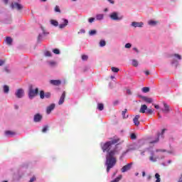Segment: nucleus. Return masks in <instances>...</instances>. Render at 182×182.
Instances as JSON below:
<instances>
[{
    "mask_svg": "<svg viewBox=\"0 0 182 182\" xmlns=\"http://www.w3.org/2000/svg\"><path fill=\"white\" fill-rule=\"evenodd\" d=\"M154 107H155V109H160V106L157 105H155Z\"/></svg>",
    "mask_w": 182,
    "mask_h": 182,
    "instance_id": "obj_57",
    "label": "nucleus"
},
{
    "mask_svg": "<svg viewBox=\"0 0 182 182\" xmlns=\"http://www.w3.org/2000/svg\"><path fill=\"white\" fill-rule=\"evenodd\" d=\"M41 30L43 31L42 33H39L38 38H37V42L38 43H41L43 41V37L46 36V35H49V33L45 31V29H43V27H41Z\"/></svg>",
    "mask_w": 182,
    "mask_h": 182,
    "instance_id": "obj_7",
    "label": "nucleus"
},
{
    "mask_svg": "<svg viewBox=\"0 0 182 182\" xmlns=\"http://www.w3.org/2000/svg\"><path fill=\"white\" fill-rule=\"evenodd\" d=\"M109 4H112V5L114 4V1L113 0H107Z\"/></svg>",
    "mask_w": 182,
    "mask_h": 182,
    "instance_id": "obj_53",
    "label": "nucleus"
},
{
    "mask_svg": "<svg viewBox=\"0 0 182 182\" xmlns=\"http://www.w3.org/2000/svg\"><path fill=\"white\" fill-rule=\"evenodd\" d=\"M95 18L97 21H103V19H105V14H97Z\"/></svg>",
    "mask_w": 182,
    "mask_h": 182,
    "instance_id": "obj_19",
    "label": "nucleus"
},
{
    "mask_svg": "<svg viewBox=\"0 0 182 182\" xmlns=\"http://www.w3.org/2000/svg\"><path fill=\"white\" fill-rule=\"evenodd\" d=\"M156 153H159V151H166V150L156 149Z\"/></svg>",
    "mask_w": 182,
    "mask_h": 182,
    "instance_id": "obj_56",
    "label": "nucleus"
},
{
    "mask_svg": "<svg viewBox=\"0 0 182 182\" xmlns=\"http://www.w3.org/2000/svg\"><path fill=\"white\" fill-rule=\"evenodd\" d=\"M117 143L119 139H112L108 141L105 144L101 143V147L103 153H106L105 166L107 167V173L110 172V169L113 168L116 166L117 160L116 159V155L119 154L120 149H117Z\"/></svg>",
    "mask_w": 182,
    "mask_h": 182,
    "instance_id": "obj_1",
    "label": "nucleus"
},
{
    "mask_svg": "<svg viewBox=\"0 0 182 182\" xmlns=\"http://www.w3.org/2000/svg\"><path fill=\"white\" fill-rule=\"evenodd\" d=\"M11 9H16L17 11H21V9H22L23 6H22L21 4L18 2H15V3H11Z\"/></svg>",
    "mask_w": 182,
    "mask_h": 182,
    "instance_id": "obj_10",
    "label": "nucleus"
},
{
    "mask_svg": "<svg viewBox=\"0 0 182 182\" xmlns=\"http://www.w3.org/2000/svg\"><path fill=\"white\" fill-rule=\"evenodd\" d=\"M132 66H134L135 68H137L139 66V62L137 60H132Z\"/></svg>",
    "mask_w": 182,
    "mask_h": 182,
    "instance_id": "obj_29",
    "label": "nucleus"
},
{
    "mask_svg": "<svg viewBox=\"0 0 182 182\" xmlns=\"http://www.w3.org/2000/svg\"><path fill=\"white\" fill-rule=\"evenodd\" d=\"M126 113H127V109H125L124 111H122L123 119H127V117H129V116L126 117Z\"/></svg>",
    "mask_w": 182,
    "mask_h": 182,
    "instance_id": "obj_33",
    "label": "nucleus"
},
{
    "mask_svg": "<svg viewBox=\"0 0 182 182\" xmlns=\"http://www.w3.org/2000/svg\"><path fill=\"white\" fill-rule=\"evenodd\" d=\"M48 63L50 68H55L58 65V63H56V61H53V60L48 61Z\"/></svg>",
    "mask_w": 182,
    "mask_h": 182,
    "instance_id": "obj_22",
    "label": "nucleus"
},
{
    "mask_svg": "<svg viewBox=\"0 0 182 182\" xmlns=\"http://www.w3.org/2000/svg\"><path fill=\"white\" fill-rule=\"evenodd\" d=\"M50 83L54 86H59L62 82L59 80H50Z\"/></svg>",
    "mask_w": 182,
    "mask_h": 182,
    "instance_id": "obj_17",
    "label": "nucleus"
},
{
    "mask_svg": "<svg viewBox=\"0 0 182 182\" xmlns=\"http://www.w3.org/2000/svg\"><path fill=\"white\" fill-rule=\"evenodd\" d=\"M61 21H63V23L59 24V22L56 20H50V24L53 25V26H58L60 29H65V27L69 25V20L67 18H62Z\"/></svg>",
    "mask_w": 182,
    "mask_h": 182,
    "instance_id": "obj_2",
    "label": "nucleus"
},
{
    "mask_svg": "<svg viewBox=\"0 0 182 182\" xmlns=\"http://www.w3.org/2000/svg\"><path fill=\"white\" fill-rule=\"evenodd\" d=\"M55 12H58L60 14V9L59 8V6H56L54 9Z\"/></svg>",
    "mask_w": 182,
    "mask_h": 182,
    "instance_id": "obj_42",
    "label": "nucleus"
},
{
    "mask_svg": "<svg viewBox=\"0 0 182 182\" xmlns=\"http://www.w3.org/2000/svg\"><path fill=\"white\" fill-rule=\"evenodd\" d=\"M168 164H171V160L168 161Z\"/></svg>",
    "mask_w": 182,
    "mask_h": 182,
    "instance_id": "obj_63",
    "label": "nucleus"
},
{
    "mask_svg": "<svg viewBox=\"0 0 182 182\" xmlns=\"http://www.w3.org/2000/svg\"><path fill=\"white\" fill-rule=\"evenodd\" d=\"M139 119H140V115H136L133 119V122L135 126H139V124H140V122H139Z\"/></svg>",
    "mask_w": 182,
    "mask_h": 182,
    "instance_id": "obj_18",
    "label": "nucleus"
},
{
    "mask_svg": "<svg viewBox=\"0 0 182 182\" xmlns=\"http://www.w3.org/2000/svg\"><path fill=\"white\" fill-rule=\"evenodd\" d=\"M95 19H96V18H95V17H91V18H88L89 23H93V22H95Z\"/></svg>",
    "mask_w": 182,
    "mask_h": 182,
    "instance_id": "obj_41",
    "label": "nucleus"
},
{
    "mask_svg": "<svg viewBox=\"0 0 182 182\" xmlns=\"http://www.w3.org/2000/svg\"><path fill=\"white\" fill-rule=\"evenodd\" d=\"M133 50H134L135 52H136V53H139V50L137 49V48H134Z\"/></svg>",
    "mask_w": 182,
    "mask_h": 182,
    "instance_id": "obj_55",
    "label": "nucleus"
},
{
    "mask_svg": "<svg viewBox=\"0 0 182 182\" xmlns=\"http://www.w3.org/2000/svg\"><path fill=\"white\" fill-rule=\"evenodd\" d=\"M155 178H156V182H160L161 179H160V174L159 173H156L155 174Z\"/></svg>",
    "mask_w": 182,
    "mask_h": 182,
    "instance_id": "obj_37",
    "label": "nucleus"
},
{
    "mask_svg": "<svg viewBox=\"0 0 182 182\" xmlns=\"http://www.w3.org/2000/svg\"><path fill=\"white\" fill-rule=\"evenodd\" d=\"M42 119H43V116L39 113H37L33 117V122L39 123L40 122H42Z\"/></svg>",
    "mask_w": 182,
    "mask_h": 182,
    "instance_id": "obj_9",
    "label": "nucleus"
},
{
    "mask_svg": "<svg viewBox=\"0 0 182 182\" xmlns=\"http://www.w3.org/2000/svg\"><path fill=\"white\" fill-rule=\"evenodd\" d=\"M131 139H132V140H135V139H136V134L132 133L131 134Z\"/></svg>",
    "mask_w": 182,
    "mask_h": 182,
    "instance_id": "obj_47",
    "label": "nucleus"
},
{
    "mask_svg": "<svg viewBox=\"0 0 182 182\" xmlns=\"http://www.w3.org/2000/svg\"><path fill=\"white\" fill-rule=\"evenodd\" d=\"M38 93H39V88H36L35 90H33V87H32V85L29 87L28 98L30 99V100H32L34 97L38 96Z\"/></svg>",
    "mask_w": 182,
    "mask_h": 182,
    "instance_id": "obj_3",
    "label": "nucleus"
},
{
    "mask_svg": "<svg viewBox=\"0 0 182 182\" xmlns=\"http://www.w3.org/2000/svg\"><path fill=\"white\" fill-rule=\"evenodd\" d=\"M4 4H5V5H8V2H9V0H3Z\"/></svg>",
    "mask_w": 182,
    "mask_h": 182,
    "instance_id": "obj_54",
    "label": "nucleus"
},
{
    "mask_svg": "<svg viewBox=\"0 0 182 182\" xmlns=\"http://www.w3.org/2000/svg\"><path fill=\"white\" fill-rule=\"evenodd\" d=\"M145 113H146V114H153V109H147Z\"/></svg>",
    "mask_w": 182,
    "mask_h": 182,
    "instance_id": "obj_39",
    "label": "nucleus"
},
{
    "mask_svg": "<svg viewBox=\"0 0 182 182\" xmlns=\"http://www.w3.org/2000/svg\"><path fill=\"white\" fill-rule=\"evenodd\" d=\"M15 134V132H13L11 131H6L5 135L7 136V137H11V136H14Z\"/></svg>",
    "mask_w": 182,
    "mask_h": 182,
    "instance_id": "obj_24",
    "label": "nucleus"
},
{
    "mask_svg": "<svg viewBox=\"0 0 182 182\" xmlns=\"http://www.w3.org/2000/svg\"><path fill=\"white\" fill-rule=\"evenodd\" d=\"M55 107H56V105L55 103H53L47 107L46 108V113L47 114H50L52 113L53 110L55 109Z\"/></svg>",
    "mask_w": 182,
    "mask_h": 182,
    "instance_id": "obj_11",
    "label": "nucleus"
},
{
    "mask_svg": "<svg viewBox=\"0 0 182 182\" xmlns=\"http://www.w3.org/2000/svg\"><path fill=\"white\" fill-rule=\"evenodd\" d=\"M44 56L47 58H50V56H52V53H50V51H45Z\"/></svg>",
    "mask_w": 182,
    "mask_h": 182,
    "instance_id": "obj_32",
    "label": "nucleus"
},
{
    "mask_svg": "<svg viewBox=\"0 0 182 182\" xmlns=\"http://www.w3.org/2000/svg\"><path fill=\"white\" fill-rule=\"evenodd\" d=\"M129 151V150H127L126 151H124L122 155L119 157V160H123V158L124 157V156H126V154H127V152Z\"/></svg>",
    "mask_w": 182,
    "mask_h": 182,
    "instance_id": "obj_34",
    "label": "nucleus"
},
{
    "mask_svg": "<svg viewBox=\"0 0 182 182\" xmlns=\"http://www.w3.org/2000/svg\"><path fill=\"white\" fill-rule=\"evenodd\" d=\"M44 97H46V99H49L50 97V92H46Z\"/></svg>",
    "mask_w": 182,
    "mask_h": 182,
    "instance_id": "obj_43",
    "label": "nucleus"
},
{
    "mask_svg": "<svg viewBox=\"0 0 182 182\" xmlns=\"http://www.w3.org/2000/svg\"><path fill=\"white\" fill-rule=\"evenodd\" d=\"M109 17L112 21H122L123 19V16H119V13L116 11L111 13Z\"/></svg>",
    "mask_w": 182,
    "mask_h": 182,
    "instance_id": "obj_4",
    "label": "nucleus"
},
{
    "mask_svg": "<svg viewBox=\"0 0 182 182\" xmlns=\"http://www.w3.org/2000/svg\"><path fill=\"white\" fill-rule=\"evenodd\" d=\"M96 33H97L96 30H91L89 31L90 36H93L94 35H96Z\"/></svg>",
    "mask_w": 182,
    "mask_h": 182,
    "instance_id": "obj_31",
    "label": "nucleus"
},
{
    "mask_svg": "<svg viewBox=\"0 0 182 182\" xmlns=\"http://www.w3.org/2000/svg\"><path fill=\"white\" fill-rule=\"evenodd\" d=\"M97 109H98V110L102 112V110H103V109H105V105L102 103H98L97 104Z\"/></svg>",
    "mask_w": 182,
    "mask_h": 182,
    "instance_id": "obj_26",
    "label": "nucleus"
},
{
    "mask_svg": "<svg viewBox=\"0 0 182 182\" xmlns=\"http://www.w3.org/2000/svg\"><path fill=\"white\" fill-rule=\"evenodd\" d=\"M5 41L7 43V45H12V42H13L12 38L6 37Z\"/></svg>",
    "mask_w": 182,
    "mask_h": 182,
    "instance_id": "obj_23",
    "label": "nucleus"
},
{
    "mask_svg": "<svg viewBox=\"0 0 182 182\" xmlns=\"http://www.w3.org/2000/svg\"><path fill=\"white\" fill-rule=\"evenodd\" d=\"M15 96L17 97V99H22V97L25 96V90H23L22 88L16 90L15 92Z\"/></svg>",
    "mask_w": 182,
    "mask_h": 182,
    "instance_id": "obj_6",
    "label": "nucleus"
},
{
    "mask_svg": "<svg viewBox=\"0 0 182 182\" xmlns=\"http://www.w3.org/2000/svg\"><path fill=\"white\" fill-rule=\"evenodd\" d=\"M142 176H143V177H146V172H145V171H143V172H142Z\"/></svg>",
    "mask_w": 182,
    "mask_h": 182,
    "instance_id": "obj_61",
    "label": "nucleus"
},
{
    "mask_svg": "<svg viewBox=\"0 0 182 182\" xmlns=\"http://www.w3.org/2000/svg\"><path fill=\"white\" fill-rule=\"evenodd\" d=\"M35 180H36V178L32 177V178L30 179L29 182H33V181H35Z\"/></svg>",
    "mask_w": 182,
    "mask_h": 182,
    "instance_id": "obj_51",
    "label": "nucleus"
},
{
    "mask_svg": "<svg viewBox=\"0 0 182 182\" xmlns=\"http://www.w3.org/2000/svg\"><path fill=\"white\" fill-rule=\"evenodd\" d=\"M48 125L45 126L43 129H42V132L43 133H46V132H48Z\"/></svg>",
    "mask_w": 182,
    "mask_h": 182,
    "instance_id": "obj_46",
    "label": "nucleus"
},
{
    "mask_svg": "<svg viewBox=\"0 0 182 182\" xmlns=\"http://www.w3.org/2000/svg\"><path fill=\"white\" fill-rule=\"evenodd\" d=\"M127 94L131 95L132 91L130 90H127Z\"/></svg>",
    "mask_w": 182,
    "mask_h": 182,
    "instance_id": "obj_52",
    "label": "nucleus"
},
{
    "mask_svg": "<svg viewBox=\"0 0 182 182\" xmlns=\"http://www.w3.org/2000/svg\"><path fill=\"white\" fill-rule=\"evenodd\" d=\"M3 92L4 93H5L6 95H8V93H9V86L4 85L3 86Z\"/></svg>",
    "mask_w": 182,
    "mask_h": 182,
    "instance_id": "obj_21",
    "label": "nucleus"
},
{
    "mask_svg": "<svg viewBox=\"0 0 182 182\" xmlns=\"http://www.w3.org/2000/svg\"><path fill=\"white\" fill-rule=\"evenodd\" d=\"M14 109H16V110H18V109H19V106L18 105H14Z\"/></svg>",
    "mask_w": 182,
    "mask_h": 182,
    "instance_id": "obj_59",
    "label": "nucleus"
},
{
    "mask_svg": "<svg viewBox=\"0 0 182 182\" xmlns=\"http://www.w3.org/2000/svg\"><path fill=\"white\" fill-rule=\"evenodd\" d=\"M41 99H45V92L43 90L40 91Z\"/></svg>",
    "mask_w": 182,
    "mask_h": 182,
    "instance_id": "obj_38",
    "label": "nucleus"
},
{
    "mask_svg": "<svg viewBox=\"0 0 182 182\" xmlns=\"http://www.w3.org/2000/svg\"><path fill=\"white\" fill-rule=\"evenodd\" d=\"M4 63H5V61L4 60H0V66H3Z\"/></svg>",
    "mask_w": 182,
    "mask_h": 182,
    "instance_id": "obj_49",
    "label": "nucleus"
},
{
    "mask_svg": "<svg viewBox=\"0 0 182 182\" xmlns=\"http://www.w3.org/2000/svg\"><path fill=\"white\" fill-rule=\"evenodd\" d=\"M104 46H106V41L105 40H101L100 41V48H104Z\"/></svg>",
    "mask_w": 182,
    "mask_h": 182,
    "instance_id": "obj_28",
    "label": "nucleus"
},
{
    "mask_svg": "<svg viewBox=\"0 0 182 182\" xmlns=\"http://www.w3.org/2000/svg\"><path fill=\"white\" fill-rule=\"evenodd\" d=\"M164 108H161L163 113H168V112H170V106H168L167 103L164 102Z\"/></svg>",
    "mask_w": 182,
    "mask_h": 182,
    "instance_id": "obj_14",
    "label": "nucleus"
},
{
    "mask_svg": "<svg viewBox=\"0 0 182 182\" xmlns=\"http://www.w3.org/2000/svg\"><path fill=\"white\" fill-rule=\"evenodd\" d=\"M150 154H151V156L149 157L150 161H152V163H156V161H157V157H154V151H151Z\"/></svg>",
    "mask_w": 182,
    "mask_h": 182,
    "instance_id": "obj_16",
    "label": "nucleus"
},
{
    "mask_svg": "<svg viewBox=\"0 0 182 182\" xmlns=\"http://www.w3.org/2000/svg\"><path fill=\"white\" fill-rule=\"evenodd\" d=\"M119 103V101L118 100H115L113 102V105L114 106H117V104Z\"/></svg>",
    "mask_w": 182,
    "mask_h": 182,
    "instance_id": "obj_50",
    "label": "nucleus"
},
{
    "mask_svg": "<svg viewBox=\"0 0 182 182\" xmlns=\"http://www.w3.org/2000/svg\"><path fill=\"white\" fill-rule=\"evenodd\" d=\"M161 165L164 166V167L168 166V164H166V163H164V162H163V163L161 164Z\"/></svg>",
    "mask_w": 182,
    "mask_h": 182,
    "instance_id": "obj_58",
    "label": "nucleus"
},
{
    "mask_svg": "<svg viewBox=\"0 0 182 182\" xmlns=\"http://www.w3.org/2000/svg\"><path fill=\"white\" fill-rule=\"evenodd\" d=\"M80 33H86V31L84 28H81L80 31L77 32L78 35H80Z\"/></svg>",
    "mask_w": 182,
    "mask_h": 182,
    "instance_id": "obj_44",
    "label": "nucleus"
},
{
    "mask_svg": "<svg viewBox=\"0 0 182 182\" xmlns=\"http://www.w3.org/2000/svg\"><path fill=\"white\" fill-rule=\"evenodd\" d=\"M141 90L143 93H147L150 92V88L149 87H144Z\"/></svg>",
    "mask_w": 182,
    "mask_h": 182,
    "instance_id": "obj_30",
    "label": "nucleus"
},
{
    "mask_svg": "<svg viewBox=\"0 0 182 182\" xmlns=\"http://www.w3.org/2000/svg\"><path fill=\"white\" fill-rule=\"evenodd\" d=\"M124 48L126 49H130V48H132V43H126L125 46H124Z\"/></svg>",
    "mask_w": 182,
    "mask_h": 182,
    "instance_id": "obj_40",
    "label": "nucleus"
},
{
    "mask_svg": "<svg viewBox=\"0 0 182 182\" xmlns=\"http://www.w3.org/2000/svg\"><path fill=\"white\" fill-rule=\"evenodd\" d=\"M158 116L159 118H161V115H160V114H158Z\"/></svg>",
    "mask_w": 182,
    "mask_h": 182,
    "instance_id": "obj_64",
    "label": "nucleus"
},
{
    "mask_svg": "<svg viewBox=\"0 0 182 182\" xmlns=\"http://www.w3.org/2000/svg\"><path fill=\"white\" fill-rule=\"evenodd\" d=\"M4 69L6 72H9V70H8V68L6 67Z\"/></svg>",
    "mask_w": 182,
    "mask_h": 182,
    "instance_id": "obj_62",
    "label": "nucleus"
},
{
    "mask_svg": "<svg viewBox=\"0 0 182 182\" xmlns=\"http://www.w3.org/2000/svg\"><path fill=\"white\" fill-rule=\"evenodd\" d=\"M164 132H166V129H162L161 133L158 132L157 136L155 137L154 140L150 141L149 144H154L156 143H159V141L160 140V136H161L163 137V135L164 134Z\"/></svg>",
    "mask_w": 182,
    "mask_h": 182,
    "instance_id": "obj_5",
    "label": "nucleus"
},
{
    "mask_svg": "<svg viewBox=\"0 0 182 182\" xmlns=\"http://www.w3.org/2000/svg\"><path fill=\"white\" fill-rule=\"evenodd\" d=\"M65 97H66V92L64 91L60 97V100L58 101V105L59 106H60L63 103H65Z\"/></svg>",
    "mask_w": 182,
    "mask_h": 182,
    "instance_id": "obj_13",
    "label": "nucleus"
},
{
    "mask_svg": "<svg viewBox=\"0 0 182 182\" xmlns=\"http://www.w3.org/2000/svg\"><path fill=\"white\" fill-rule=\"evenodd\" d=\"M173 56L176 58V59H178V60H181V55L178 54H174Z\"/></svg>",
    "mask_w": 182,
    "mask_h": 182,
    "instance_id": "obj_45",
    "label": "nucleus"
},
{
    "mask_svg": "<svg viewBox=\"0 0 182 182\" xmlns=\"http://www.w3.org/2000/svg\"><path fill=\"white\" fill-rule=\"evenodd\" d=\"M148 24L150 25V26H156L157 25V21H153V20H150L148 22Z\"/></svg>",
    "mask_w": 182,
    "mask_h": 182,
    "instance_id": "obj_25",
    "label": "nucleus"
},
{
    "mask_svg": "<svg viewBox=\"0 0 182 182\" xmlns=\"http://www.w3.org/2000/svg\"><path fill=\"white\" fill-rule=\"evenodd\" d=\"M132 166H133V162H131V163L127 164V165L124 166L121 168L122 173H126L127 171H129V170H132Z\"/></svg>",
    "mask_w": 182,
    "mask_h": 182,
    "instance_id": "obj_8",
    "label": "nucleus"
},
{
    "mask_svg": "<svg viewBox=\"0 0 182 182\" xmlns=\"http://www.w3.org/2000/svg\"><path fill=\"white\" fill-rule=\"evenodd\" d=\"M139 97H141V99H142V100H144V102H146V103H152L153 102V99H151V97H144L143 95H139Z\"/></svg>",
    "mask_w": 182,
    "mask_h": 182,
    "instance_id": "obj_15",
    "label": "nucleus"
},
{
    "mask_svg": "<svg viewBox=\"0 0 182 182\" xmlns=\"http://www.w3.org/2000/svg\"><path fill=\"white\" fill-rule=\"evenodd\" d=\"M88 58L89 57H87V55H82V60H87Z\"/></svg>",
    "mask_w": 182,
    "mask_h": 182,
    "instance_id": "obj_48",
    "label": "nucleus"
},
{
    "mask_svg": "<svg viewBox=\"0 0 182 182\" xmlns=\"http://www.w3.org/2000/svg\"><path fill=\"white\" fill-rule=\"evenodd\" d=\"M111 70L114 72V73H117L119 72V68L116 67H112Z\"/></svg>",
    "mask_w": 182,
    "mask_h": 182,
    "instance_id": "obj_36",
    "label": "nucleus"
},
{
    "mask_svg": "<svg viewBox=\"0 0 182 182\" xmlns=\"http://www.w3.org/2000/svg\"><path fill=\"white\" fill-rule=\"evenodd\" d=\"M145 75H146V76H149V75H150V72H149V71H145Z\"/></svg>",
    "mask_w": 182,
    "mask_h": 182,
    "instance_id": "obj_60",
    "label": "nucleus"
},
{
    "mask_svg": "<svg viewBox=\"0 0 182 182\" xmlns=\"http://www.w3.org/2000/svg\"><path fill=\"white\" fill-rule=\"evenodd\" d=\"M171 65H173L174 68H177L178 66V61H177V60H172Z\"/></svg>",
    "mask_w": 182,
    "mask_h": 182,
    "instance_id": "obj_27",
    "label": "nucleus"
},
{
    "mask_svg": "<svg viewBox=\"0 0 182 182\" xmlns=\"http://www.w3.org/2000/svg\"><path fill=\"white\" fill-rule=\"evenodd\" d=\"M144 25V23L143 22H137V21H134L131 23V26L133 28H143Z\"/></svg>",
    "mask_w": 182,
    "mask_h": 182,
    "instance_id": "obj_12",
    "label": "nucleus"
},
{
    "mask_svg": "<svg viewBox=\"0 0 182 182\" xmlns=\"http://www.w3.org/2000/svg\"><path fill=\"white\" fill-rule=\"evenodd\" d=\"M146 110H147V105H143L141 106V108L139 109L140 113H146Z\"/></svg>",
    "mask_w": 182,
    "mask_h": 182,
    "instance_id": "obj_20",
    "label": "nucleus"
},
{
    "mask_svg": "<svg viewBox=\"0 0 182 182\" xmlns=\"http://www.w3.org/2000/svg\"><path fill=\"white\" fill-rule=\"evenodd\" d=\"M53 52L55 53V55H60V50L58 48L53 49Z\"/></svg>",
    "mask_w": 182,
    "mask_h": 182,
    "instance_id": "obj_35",
    "label": "nucleus"
}]
</instances>
